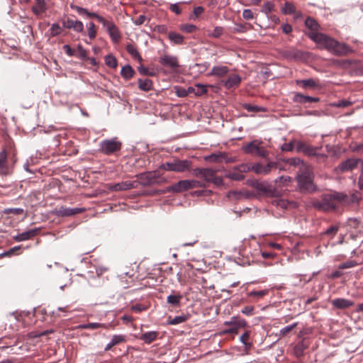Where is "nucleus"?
Instances as JSON below:
<instances>
[{
  "label": "nucleus",
  "mask_w": 363,
  "mask_h": 363,
  "mask_svg": "<svg viewBox=\"0 0 363 363\" xmlns=\"http://www.w3.org/2000/svg\"><path fill=\"white\" fill-rule=\"evenodd\" d=\"M225 177L231 180L234 181H241L244 179L245 177L238 171L234 169L233 172H230L225 174Z\"/></svg>",
  "instance_id": "4c0bfd02"
},
{
  "label": "nucleus",
  "mask_w": 363,
  "mask_h": 363,
  "mask_svg": "<svg viewBox=\"0 0 363 363\" xmlns=\"http://www.w3.org/2000/svg\"><path fill=\"white\" fill-rule=\"evenodd\" d=\"M111 325V323H89L86 324H80L77 326V328L90 330H95L99 328L108 329Z\"/></svg>",
  "instance_id": "5701e85b"
},
{
  "label": "nucleus",
  "mask_w": 363,
  "mask_h": 363,
  "mask_svg": "<svg viewBox=\"0 0 363 363\" xmlns=\"http://www.w3.org/2000/svg\"><path fill=\"white\" fill-rule=\"evenodd\" d=\"M106 30L112 41L113 43H118L121 38V33L113 21H112L111 23H109V26L106 28Z\"/></svg>",
  "instance_id": "a211bd4d"
},
{
  "label": "nucleus",
  "mask_w": 363,
  "mask_h": 363,
  "mask_svg": "<svg viewBox=\"0 0 363 363\" xmlns=\"http://www.w3.org/2000/svg\"><path fill=\"white\" fill-rule=\"evenodd\" d=\"M296 143L297 151L302 152L308 156H315L319 162H323L327 159L325 154L317 152V148L308 145L302 141H297Z\"/></svg>",
  "instance_id": "0eeeda50"
},
{
  "label": "nucleus",
  "mask_w": 363,
  "mask_h": 363,
  "mask_svg": "<svg viewBox=\"0 0 363 363\" xmlns=\"http://www.w3.org/2000/svg\"><path fill=\"white\" fill-rule=\"evenodd\" d=\"M135 74L134 69L129 65H125L121 70V76L125 79H131Z\"/></svg>",
  "instance_id": "cd10ccee"
},
{
  "label": "nucleus",
  "mask_w": 363,
  "mask_h": 363,
  "mask_svg": "<svg viewBox=\"0 0 363 363\" xmlns=\"http://www.w3.org/2000/svg\"><path fill=\"white\" fill-rule=\"evenodd\" d=\"M217 171L211 168H203V172L201 178L206 182H210L213 176L216 174Z\"/></svg>",
  "instance_id": "f704fd0d"
},
{
  "label": "nucleus",
  "mask_w": 363,
  "mask_h": 363,
  "mask_svg": "<svg viewBox=\"0 0 363 363\" xmlns=\"http://www.w3.org/2000/svg\"><path fill=\"white\" fill-rule=\"evenodd\" d=\"M344 198L343 192L333 191L323 195L321 200L312 201V206L321 211H331L338 208L340 199Z\"/></svg>",
  "instance_id": "f03ea898"
},
{
  "label": "nucleus",
  "mask_w": 363,
  "mask_h": 363,
  "mask_svg": "<svg viewBox=\"0 0 363 363\" xmlns=\"http://www.w3.org/2000/svg\"><path fill=\"white\" fill-rule=\"evenodd\" d=\"M343 196L344 198L340 199V203L344 206L357 204L361 199L360 194L358 192L353 193L350 196L343 193Z\"/></svg>",
  "instance_id": "f3484780"
},
{
  "label": "nucleus",
  "mask_w": 363,
  "mask_h": 363,
  "mask_svg": "<svg viewBox=\"0 0 363 363\" xmlns=\"http://www.w3.org/2000/svg\"><path fill=\"white\" fill-rule=\"evenodd\" d=\"M126 50L133 57L138 60L139 62L142 61V57L134 45L131 44L127 45Z\"/></svg>",
  "instance_id": "c9c22d12"
},
{
  "label": "nucleus",
  "mask_w": 363,
  "mask_h": 363,
  "mask_svg": "<svg viewBox=\"0 0 363 363\" xmlns=\"http://www.w3.org/2000/svg\"><path fill=\"white\" fill-rule=\"evenodd\" d=\"M297 83L301 84L303 88L315 87L317 86V83L313 79H302L301 81H298Z\"/></svg>",
  "instance_id": "a18cd8bd"
},
{
  "label": "nucleus",
  "mask_w": 363,
  "mask_h": 363,
  "mask_svg": "<svg viewBox=\"0 0 363 363\" xmlns=\"http://www.w3.org/2000/svg\"><path fill=\"white\" fill-rule=\"evenodd\" d=\"M3 212L5 214L13 213L16 215H20L22 214L24 212V211L23 208H5Z\"/></svg>",
  "instance_id": "864d4df0"
},
{
  "label": "nucleus",
  "mask_w": 363,
  "mask_h": 363,
  "mask_svg": "<svg viewBox=\"0 0 363 363\" xmlns=\"http://www.w3.org/2000/svg\"><path fill=\"white\" fill-rule=\"evenodd\" d=\"M175 94L178 97H185L187 96L186 89L180 86H175Z\"/></svg>",
  "instance_id": "680f3d73"
},
{
  "label": "nucleus",
  "mask_w": 363,
  "mask_h": 363,
  "mask_svg": "<svg viewBox=\"0 0 363 363\" xmlns=\"http://www.w3.org/2000/svg\"><path fill=\"white\" fill-rule=\"evenodd\" d=\"M35 4L32 7L33 12L37 15H41L47 10L45 0H35Z\"/></svg>",
  "instance_id": "b1692460"
},
{
  "label": "nucleus",
  "mask_w": 363,
  "mask_h": 363,
  "mask_svg": "<svg viewBox=\"0 0 363 363\" xmlns=\"http://www.w3.org/2000/svg\"><path fill=\"white\" fill-rule=\"evenodd\" d=\"M123 340H124V338L122 335H113L112 337L111 341L105 347V350L107 351V350H110L112 347L119 344L120 342H123Z\"/></svg>",
  "instance_id": "72a5a7b5"
},
{
  "label": "nucleus",
  "mask_w": 363,
  "mask_h": 363,
  "mask_svg": "<svg viewBox=\"0 0 363 363\" xmlns=\"http://www.w3.org/2000/svg\"><path fill=\"white\" fill-rule=\"evenodd\" d=\"M242 17L246 20L254 18V14L250 9H244L242 11Z\"/></svg>",
  "instance_id": "69168bd1"
},
{
  "label": "nucleus",
  "mask_w": 363,
  "mask_h": 363,
  "mask_svg": "<svg viewBox=\"0 0 363 363\" xmlns=\"http://www.w3.org/2000/svg\"><path fill=\"white\" fill-rule=\"evenodd\" d=\"M63 28L73 30L77 33H82L84 30V24L82 21L73 19L69 16H63L61 20Z\"/></svg>",
  "instance_id": "9d476101"
},
{
  "label": "nucleus",
  "mask_w": 363,
  "mask_h": 363,
  "mask_svg": "<svg viewBox=\"0 0 363 363\" xmlns=\"http://www.w3.org/2000/svg\"><path fill=\"white\" fill-rule=\"evenodd\" d=\"M281 11L284 14H294L296 13V7L291 3L285 2Z\"/></svg>",
  "instance_id": "ea45409f"
},
{
  "label": "nucleus",
  "mask_w": 363,
  "mask_h": 363,
  "mask_svg": "<svg viewBox=\"0 0 363 363\" xmlns=\"http://www.w3.org/2000/svg\"><path fill=\"white\" fill-rule=\"evenodd\" d=\"M138 83L139 89L144 91H150L153 88L152 81L150 79H138Z\"/></svg>",
  "instance_id": "a878e982"
},
{
  "label": "nucleus",
  "mask_w": 363,
  "mask_h": 363,
  "mask_svg": "<svg viewBox=\"0 0 363 363\" xmlns=\"http://www.w3.org/2000/svg\"><path fill=\"white\" fill-rule=\"evenodd\" d=\"M310 39L318 44L320 48L325 49L330 52L342 55L347 54L350 50L345 43H340L330 36L318 32H310L308 34Z\"/></svg>",
  "instance_id": "f257e3e1"
},
{
  "label": "nucleus",
  "mask_w": 363,
  "mask_h": 363,
  "mask_svg": "<svg viewBox=\"0 0 363 363\" xmlns=\"http://www.w3.org/2000/svg\"><path fill=\"white\" fill-rule=\"evenodd\" d=\"M97 20L102 24L104 28H106L109 26V23H111L113 21L112 20H107L101 16H97Z\"/></svg>",
  "instance_id": "338daca9"
},
{
  "label": "nucleus",
  "mask_w": 363,
  "mask_h": 363,
  "mask_svg": "<svg viewBox=\"0 0 363 363\" xmlns=\"http://www.w3.org/2000/svg\"><path fill=\"white\" fill-rule=\"evenodd\" d=\"M301 56L302 52L295 49H291L284 52V57L290 60L299 59Z\"/></svg>",
  "instance_id": "c85d7f7f"
},
{
  "label": "nucleus",
  "mask_w": 363,
  "mask_h": 363,
  "mask_svg": "<svg viewBox=\"0 0 363 363\" xmlns=\"http://www.w3.org/2000/svg\"><path fill=\"white\" fill-rule=\"evenodd\" d=\"M159 62L162 66L169 67L173 71L179 67L177 57L173 55H164L160 57Z\"/></svg>",
  "instance_id": "f8f14e48"
},
{
  "label": "nucleus",
  "mask_w": 363,
  "mask_h": 363,
  "mask_svg": "<svg viewBox=\"0 0 363 363\" xmlns=\"http://www.w3.org/2000/svg\"><path fill=\"white\" fill-rule=\"evenodd\" d=\"M229 71V69L227 66L224 65H218L214 66L210 72L211 75L216 76V77H223Z\"/></svg>",
  "instance_id": "393cba45"
},
{
  "label": "nucleus",
  "mask_w": 363,
  "mask_h": 363,
  "mask_svg": "<svg viewBox=\"0 0 363 363\" xmlns=\"http://www.w3.org/2000/svg\"><path fill=\"white\" fill-rule=\"evenodd\" d=\"M250 336V331H245L240 337V341L245 346V347H250L252 344L248 341Z\"/></svg>",
  "instance_id": "c03bdc74"
},
{
  "label": "nucleus",
  "mask_w": 363,
  "mask_h": 363,
  "mask_svg": "<svg viewBox=\"0 0 363 363\" xmlns=\"http://www.w3.org/2000/svg\"><path fill=\"white\" fill-rule=\"evenodd\" d=\"M138 70L139 72V73L142 75H145V76H153L154 74L151 72L149 71V69L143 66V65H140L138 67Z\"/></svg>",
  "instance_id": "0e129e2a"
},
{
  "label": "nucleus",
  "mask_w": 363,
  "mask_h": 363,
  "mask_svg": "<svg viewBox=\"0 0 363 363\" xmlns=\"http://www.w3.org/2000/svg\"><path fill=\"white\" fill-rule=\"evenodd\" d=\"M169 39L170 41L176 45H182L184 43V37L177 33L170 32L168 34Z\"/></svg>",
  "instance_id": "c756f323"
},
{
  "label": "nucleus",
  "mask_w": 363,
  "mask_h": 363,
  "mask_svg": "<svg viewBox=\"0 0 363 363\" xmlns=\"http://www.w3.org/2000/svg\"><path fill=\"white\" fill-rule=\"evenodd\" d=\"M87 34L90 39H94L96 36V31L95 30V25L93 22H89L86 24Z\"/></svg>",
  "instance_id": "37998d69"
},
{
  "label": "nucleus",
  "mask_w": 363,
  "mask_h": 363,
  "mask_svg": "<svg viewBox=\"0 0 363 363\" xmlns=\"http://www.w3.org/2000/svg\"><path fill=\"white\" fill-rule=\"evenodd\" d=\"M297 324H298L297 323H294L293 324H291L286 327L282 328L279 330V335L282 336V337L286 336L291 330H293L294 328H295L296 327Z\"/></svg>",
  "instance_id": "09e8293b"
},
{
  "label": "nucleus",
  "mask_w": 363,
  "mask_h": 363,
  "mask_svg": "<svg viewBox=\"0 0 363 363\" xmlns=\"http://www.w3.org/2000/svg\"><path fill=\"white\" fill-rule=\"evenodd\" d=\"M277 168V164L274 162H270L266 165H262V174L267 175L269 174L273 169H276Z\"/></svg>",
  "instance_id": "58836bf2"
},
{
  "label": "nucleus",
  "mask_w": 363,
  "mask_h": 363,
  "mask_svg": "<svg viewBox=\"0 0 363 363\" xmlns=\"http://www.w3.org/2000/svg\"><path fill=\"white\" fill-rule=\"evenodd\" d=\"M138 186V182L136 181H125L118 184H114L111 187V190L118 191H125L128 189H131L136 188Z\"/></svg>",
  "instance_id": "2eb2a0df"
},
{
  "label": "nucleus",
  "mask_w": 363,
  "mask_h": 363,
  "mask_svg": "<svg viewBox=\"0 0 363 363\" xmlns=\"http://www.w3.org/2000/svg\"><path fill=\"white\" fill-rule=\"evenodd\" d=\"M180 29L186 33H190L194 32L197 28L193 24H183L180 26Z\"/></svg>",
  "instance_id": "5fc2aeb1"
},
{
  "label": "nucleus",
  "mask_w": 363,
  "mask_h": 363,
  "mask_svg": "<svg viewBox=\"0 0 363 363\" xmlns=\"http://www.w3.org/2000/svg\"><path fill=\"white\" fill-rule=\"evenodd\" d=\"M358 186L360 189H363V161L362 162V168L360 170V175L358 179Z\"/></svg>",
  "instance_id": "774afa93"
},
{
  "label": "nucleus",
  "mask_w": 363,
  "mask_h": 363,
  "mask_svg": "<svg viewBox=\"0 0 363 363\" xmlns=\"http://www.w3.org/2000/svg\"><path fill=\"white\" fill-rule=\"evenodd\" d=\"M357 265V263L354 260L347 261L343 262L339 265V269H344L347 268H352Z\"/></svg>",
  "instance_id": "bf43d9fd"
},
{
  "label": "nucleus",
  "mask_w": 363,
  "mask_h": 363,
  "mask_svg": "<svg viewBox=\"0 0 363 363\" xmlns=\"http://www.w3.org/2000/svg\"><path fill=\"white\" fill-rule=\"evenodd\" d=\"M122 143L117 138L104 140L100 143V150L105 155H111L121 149Z\"/></svg>",
  "instance_id": "39448f33"
},
{
  "label": "nucleus",
  "mask_w": 363,
  "mask_h": 363,
  "mask_svg": "<svg viewBox=\"0 0 363 363\" xmlns=\"http://www.w3.org/2000/svg\"><path fill=\"white\" fill-rule=\"evenodd\" d=\"M305 26L311 30V32H317L319 28L318 23L312 18L308 17L305 21Z\"/></svg>",
  "instance_id": "e433bc0d"
},
{
  "label": "nucleus",
  "mask_w": 363,
  "mask_h": 363,
  "mask_svg": "<svg viewBox=\"0 0 363 363\" xmlns=\"http://www.w3.org/2000/svg\"><path fill=\"white\" fill-rule=\"evenodd\" d=\"M241 82V77L237 74H233L228 76V79L223 82L224 86L227 89H230L238 86Z\"/></svg>",
  "instance_id": "dca6fc26"
},
{
  "label": "nucleus",
  "mask_w": 363,
  "mask_h": 363,
  "mask_svg": "<svg viewBox=\"0 0 363 363\" xmlns=\"http://www.w3.org/2000/svg\"><path fill=\"white\" fill-rule=\"evenodd\" d=\"M189 189V180H181L167 188L168 191L182 192Z\"/></svg>",
  "instance_id": "aec40b11"
},
{
  "label": "nucleus",
  "mask_w": 363,
  "mask_h": 363,
  "mask_svg": "<svg viewBox=\"0 0 363 363\" xmlns=\"http://www.w3.org/2000/svg\"><path fill=\"white\" fill-rule=\"evenodd\" d=\"M261 142L257 140H252L244 147L246 153L259 156L260 157H266L268 155L267 151L260 146Z\"/></svg>",
  "instance_id": "1a4fd4ad"
},
{
  "label": "nucleus",
  "mask_w": 363,
  "mask_h": 363,
  "mask_svg": "<svg viewBox=\"0 0 363 363\" xmlns=\"http://www.w3.org/2000/svg\"><path fill=\"white\" fill-rule=\"evenodd\" d=\"M84 208H69L60 206L58 209H55L53 213L58 217H68L76 214L82 213L85 211Z\"/></svg>",
  "instance_id": "9b49d317"
},
{
  "label": "nucleus",
  "mask_w": 363,
  "mask_h": 363,
  "mask_svg": "<svg viewBox=\"0 0 363 363\" xmlns=\"http://www.w3.org/2000/svg\"><path fill=\"white\" fill-rule=\"evenodd\" d=\"M223 32V28L220 26H216L214 29L208 33V35L211 38H219Z\"/></svg>",
  "instance_id": "de8ad7c7"
},
{
  "label": "nucleus",
  "mask_w": 363,
  "mask_h": 363,
  "mask_svg": "<svg viewBox=\"0 0 363 363\" xmlns=\"http://www.w3.org/2000/svg\"><path fill=\"white\" fill-rule=\"evenodd\" d=\"M249 184L257 191L264 194H269L274 191L272 186L267 182H259L257 180L249 182Z\"/></svg>",
  "instance_id": "ddd939ff"
},
{
  "label": "nucleus",
  "mask_w": 363,
  "mask_h": 363,
  "mask_svg": "<svg viewBox=\"0 0 363 363\" xmlns=\"http://www.w3.org/2000/svg\"><path fill=\"white\" fill-rule=\"evenodd\" d=\"M147 20V17L145 15H140L135 19H133V23L135 26H140L143 24Z\"/></svg>",
  "instance_id": "e2e57ef3"
},
{
  "label": "nucleus",
  "mask_w": 363,
  "mask_h": 363,
  "mask_svg": "<svg viewBox=\"0 0 363 363\" xmlns=\"http://www.w3.org/2000/svg\"><path fill=\"white\" fill-rule=\"evenodd\" d=\"M191 162L188 160H174L162 164V168L166 171L183 172L189 169L191 167Z\"/></svg>",
  "instance_id": "20e7f679"
},
{
  "label": "nucleus",
  "mask_w": 363,
  "mask_h": 363,
  "mask_svg": "<svg viewBox=\"0 0 363 363\" xmlns=\"http://www.w3.org/2000/svg\"><path fill=\"white\" fill-rule=\"evenodd\" d=\"M70 8L72 10L76 11L79 15H82V16H84V15L86 16L87 12H88V10L86 9L80 7V6L74 5V4H71Z\"/></svg>",
  "instance_id": "13d9d810"
},
{
  "label": "nucleus",
  "mask_w": 363,
  "mask_h": 363,
  "mask_svg": "<svg viewBox=\"0 0 363 363\" xmlns=\"http://www.w3.org/2000/svg\"><path fill=\"white\" fill-rule=\"evenodd\" d=\"M40 232V228H33L21 233H19L13 237L14 240L17 242H22L28 240L36 236Z\"/></svg>",
  "instance_id": "4468645a"
},
{
  "label": "nucleus",
  "mask_w": 363,
  "mask_h": 363,
  "mask_svg": "<svg viewBox=\"0 0 363 363\" xmlns=\"http://www.w3.org/2000/svg\"><path fill=\"white\" fill-rule=\"evenodd\" d=\"M188 318L189 315L184 314L175 316L174 318L172 319H170L169 318L168 320V324L172 325H179L186 322L188 320Z\"/></svg>",
  "instance_id": "2f4dec72"
},
{
  "label": "nucleus",
  "mask_w": 363,
  "mask_h": 363,
  "mask_svg": "<svg viewBox=\"0 0 363 363\" xmlns=\"http://www.w3.org/2000/svg\"><path fill=\"white\" fill-rule=\"evenodd\" d=\"M195 88L196 91H195L196 96H201L203 94H205L206 93H207L208 91L207 86L202 84H196L195 85Z\"/></svg>",
  "instance_id": "49530a36"
},
{
  "label": "nucleus",
  "mask_w": 363,
  "mask_h": 363,
  "mask_svg": "<svg viewBox=\"0 0 363 363\" xmlns=\"http://www.w3.org/2000/svg\"><path fill=\"white\" fill-rule=\"evenodd\" d=\"M274 9V4L271 1L265 2L262 8V12L266 15L269 14Z\"/></svg>",
  "instance_id": "3c124183"
},
{
  "label": "nucleus",
  "mask_w": 363,
  "mask_h": 363,
  "mask_svg": "<svg viewBox=\"0 0 363 363\" xmlns=\"http://www.w3.org/2000/svg\"><path fill=\"white\" fill-rule=\"evenodd\" d=\"M182 298V295L170 294L167 298V302L172 306H179L180 305Z\"/></svg>",
  "instance_id": "473e14b6"
},
{
  "label": "nucleus",
  "mask_w": 363,
  "mask_h": 363,
  "mask_svg": "<svg viewBox=\"0 0 363 363\" xmlns=\"http://www.w3.org/2000/svg\"><path fill=\"white\" fill-rule=\"evenodd\" d=\"M50 35L52 37L57 36L62 32V28L58 23H53L50 29Z\"/></svg>",
  "instance_id": "603ef678"
},
{
  "label": "nucleus",
  "mask_w": 363,
  "mask_h": 363,
  "mask_svg": "<svg viewBox=\"0 0 363 363\" xmlns=\"http://www.w3.org/2000/svg\"><path fill=\"white\" fill-rule=\"evenodd\" d=\"M0 171L1 174L7 175L11 173L10 168L7 164V152L6 150L0 152Z\"/></svg>",
  "instance_id": "412c9836"
},
{
  "label": "nucleus",
  "mask_w": 363,
  "mask_h": 363,
  "mask_svg": "<svg viewBox=\"0 0 363 363\" xmlns=\"http://www.w3.org/2000/svg\"><path fill=\"white\" fill-rule=\"evenodd\" d=\"M138 182L143 186L150 185L155 182V174L152 172L143 173L137 176Z\"/></svg>",
  "instance_id": "6ab92c4d"
},
{
  "label": "nucleus",
  "mask_w": 363,
  "mask_h": 363,
  "mask_svg": "<svg viewBox=\"0 0 363 363\" xmlns=\"http://www.w3.org/2000/svg\"><path fill=\"white\" fill-rule=\"evenodd\" d=\"M362 162H363V160L361 159L348 158L336 167L335 171L337 174L352 171L357 169L359 163L362 164Z\"/></svg>",
  "instance_id": "6e6552de"
},
{
  "label": "nucleus",
  "mask_w": 363,
  "mask_h": 363,
  "mask_svg": "<svg viewBox=\"0 0 363 363\" xmlns=\"http://www.w3.org/2000/svg\"><path fill=\"white\" fill-rule=\"evenodd\" d=\"M226 196L230 199L240 200L248 198L249 194L246 191H230Z\"/></svg>",
  "instance_id": "bb28decb"
},
{
  "label": "nucleus",
  "mask_w": 363,
  "mask_h": 363,
  "mask_svg": "<svg viewBox=\"0 0 363 363\" xmlns=\"http://www.w3.org/2000/svg\"><path fill=\"white\" fill-rule=\"evenodd\" d=\"M189 189H194V188L205 186V185L203 182L197 181V180H194V179L189 180Z\"/></svg>",
  "instance_id": "052dcab7"
},
{
  "label": "nucleus",
  "mask_w": 363,
  "mask_h": 363,
  "mask_svg": "<svg viewBox=\"0 0 363 363\" xmlns=\"http://www.w3.org/2000/svg\"><path fill=\"white\" fill-rule=\"evenodd\" d=\"M105 63L108 67L111 68H116L118 65L116 58L112 55L106 56Z\"/></svg>",
  "instance_id": "a19ab883"
},
{
  "label": "nucleus",
  "mask_w": 363,
  "mask_h": 363,
  "mask_svg": "<svg viewBox=\"0 0 363 363\" xmlns=\"http://www.w3.org/2000/svg\"><path fill=\"white\" fill-rule=\"evenodd\" d=\"M223 324L230 328L223 330L221 334H238L240 328H245L247 326V322L244 319H238L236 316L231 317L230 320L225 321Z\"/></svg>",
  "instance_id": "423d86ee"
},
{
  "label": "nucleus",
  "mask_w": 363,
  "mask_h": 363,
  "mask_svg": "<svg viewBox=\"0 0 363 363\" xmlns=\"http://www.w3.org/2000/svg\"><path fill=\"white\" fill-rule=\"evenodd\" d=\"M157 332L149 331L143 334L140 339L143 340L145 343L150 344L157 338Z\"/></svg>",
  "instance_id": "7c9ffc66"
},
{
  "label": "nucleus",
  "mask_w": 363,
  "mask_h": 363,
  "mask_svg": "<svg viewBox=\"0 0 363 363\" xmlns=\"http://www.w3.org/2000/svg\"><path fill=\"white\" fill-rule=\"evenodd\" d=\"M304 350L305 346L303 345V344L302 342L298 343L294 347V354L297 357H301L303 355Z\"/></svg>",
  "instance_id": "4d7b16f0"
},
{
  "label": "nucleus",
  "mask_w": 363,
  "mask_h": 363,
  "mask_svg": "<svg viewBox=\"0 0 363 363\" xmlns=\"http://www.w3.org/2000/svg\"><path fill=\"white\" fill-rule=\"evenodd\" d=\"M297 187L301 192L313 193L317 190L315 185L314 174L308 167H304L296 177Z\"/></svg>",
  "instance_id": "7ed1b4c3"
},
{
  "label": "nucleus",
  "mask_w": 363,
  "mask_h": 363,
  "mask_svg": "<svg viewBox=\"0 0 363 363\" xmlns=\"http://www.w3.org/2000/svg\"><path fill=\"white\" fill-rule=\"evenodd\" d=\"M235 169L240 172L242 174L243 173L251 171V165L247 164H242L235 167Z\"/></svg>",
  "instance_id": "6e6d98bb"
},
{
  "label": "nucleus",
  "mask_w": 363,
  "mask_h": 363,
  "mask_svg": "<svg viewBox=\"0 0 363 363\" xmlns=\"http://www.w3.org/2000/svg\"><path fill=\"white\" fill-rule=\"evenodd\" d=\"M331 303L333 307L338 309H345L353 306L354 304L353 301L343 298H335Z\"/></svg>",
  "instance_id": "4be33fe9"
},
{
  "label": "nucleus",
  "mask_w": 363,
  "mask_h": 363,
  "mask_svg": "<svg viewBox=\"0 0 363 363\" xmlns=\"http://www.w3.org/2000/svg\"><path fill=\"white\" fill-rule=\"evenodd\" d=\"M292 180L291 177H289V176H281V177H277L275 180H274V182L276 184H279V183H281L282 184V186H286L288 185V184Z\"/></svg>",
  "instance_id": "8fccbe9b"
},
{
  "label": "nucleus",
  "mask_w": 363,
  "mask_h": 363,
  "mask_svg": "<svg viewBox=\"0 0 363 363\" xmlns=\"http://www.w3.org/2000/svg\"><path fill=\"white\" fill-rule=\"evenodd\" d=\"M277 206L281 208H288L289 207H296V203L290 202L285 199H279L277 201Z\"/></svg>",
  "instance_id": "79ce46f5"
}]
</instances>
